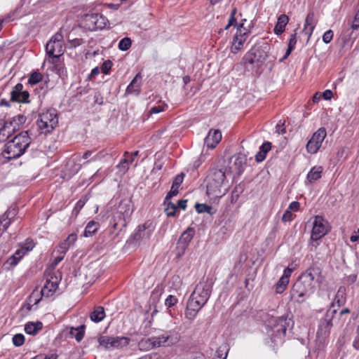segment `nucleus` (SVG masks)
I'll use <instances>...</instances> for the list:
<instances>
[{"instance_id": "obj_4", "label": "nucleus", "mask_w": 359, "mask_h": 359, "mask_svg": "<svg viewBox=\"0 0 359 359\" xmlns=\"http://www.w3.org/2000/svg\"><path fill=\"white\" fill-rule=\"evenodd\" d=\"M30 143L28 132H21L5 144L3 155L8 159L18 158L25 152Z\"/></svg>"}, {"instance_id": "obj_52", "label": "nucleus", "mask_w": 359, "mask_h": 359, "mask_svg": "<svg viewBox=\"0 0 359 359\" xmlns=\"http://www.w3.org/2000/svg\"><path fill=\"white\" fill-rule=\"evenodd\" d=\"M112 67V62L110 60H106L102 63V71L104 74H107L109 72V70Z\"/></svg>"}, {"instance_id": "obj_25", "label": "nucleus", "mask_w": 359, "mask_h": 359, "mask_svg": "<svg viewBox=\"0 0 359 359\" xmlns=\"http://www.w3.org/2000/svg\"><path fill=\"white\" fill-rule=\"evenodd\" d=\"M142 85V76L140 73L137 74L130 84L128 86L126 93L127 94H134L138 95L140 92Z\"/></svg>"}, {"instance_id": "obj_29", "label": "nucleus", "mask_w": 359, "mask_h": 359, "mask_svg": "<svg viewBox=\"0 0 359 359\" xmlns=\"http://www.w3.org/2000/svg\"><path fill=\"white\" fill-rule=\"evenodd\" d=\"M288 22L289 18L286 15H280L278 18L277 23L274 27L275 34L277 35L281 34L285 31V26L287 25Z\"/></svg>"}, {"instance_id": "obj_47", "label": "nucleus", "mask_w": 359, "mask_h": 359, "mask_svg": "<svg viewBox=\"0 0 359 359\" xmlns=\"http://www.w3.org/2000/svg\"><path fill=\"white\" fill-rule=\"evenodd\" d=\"M154 340V347H165V339H164V334L159 335L158 337H152Z\"/></svg>"}, {"instance_id": "obj_34", "label": "nucleus", "mask_w": 359, "mask_h": 359, "mask_svg": "<svg viewBox=\"0 0 359 359\" xmlns=\"http://www.w3.org/2000/svg\"><path fill=\"white\" fill-rule=\"evenodd\" d=\"M153 337L142 339L138 343V348L140 351H149L154 348Z\"/></svg>"}, {"instance_id": "obj_54", "label": "nucleus", "mask_w": 359, "mask_h": 359, "mask_svg": "<svg viewBox=\"0 0 359 359\" xmlns=\"http://www.w3.org/2000/svg\"><path fill=\"white\" fill-rule=\"evenodd\" d=\"M299 207H300V204H299V202H297V201H292L289 205L287 209L290 210L291 212H292V211L296 212V211L299 210Z\"/></svg>"}, {"instance_id": "obj_60", "label": "nucleus", "mask_w": 359, "mask_h": 359, "mask_svg": "<svg viewBox=\"0 0 359 359\" xmlns=\"http://www.w3.org/2000/svg\"><path fill=\"white\" fill-rule=\"evenodd\" d=\"M359 27V11L357 12L354 20L351 24V28L353 29H357Z\"/></svg>"}, {"instance_id": "obj_20", "label": "nucleus", "mask_w": 359, "mask_h": 359, "mask_svg": "<svg viewBox=\"0 0 359 359\" xmlns=\"http://www.w3.org/2000/svg\"><path fill=\"white\" fill-rule=\"evenodd\" d=\"M194 236V230L192 228H188L184 231L178 240V248L181 250V253L184 254L185 250L188 247L189 243Z\"/></svg>"}, {"instance_id": "obj_14", "label": "nucleus", "mask_w": 359, "mask_h": 359, "mask_svg": "<svg viewBox=\"0 0 359 359\" xmlns=\"http://www.w3.org/2000/svg\"><path fill=\"white\" fill-rule=\"evenodd\" d=\"M83 20L86 26L90 30L102 29L108 23L107 19L99 13L86 14Z\"/></svg>"}, {"instance_id": "obj_17", "label": "nucleus", "mask_w": 359, "mask_h": 359, "mask_svg": "<svg viewBox=\"0 0 359 359\" xmlns=\"http://www.w3.org/2000/svg\"><path fill=\"white\" fill-rule=\"evenodd\" d=\"M60 278L57 276H50L46 279V283L42 287L40 293L42 297H49L52 296L58 287Z\"/></svg>"}, {"instance_id": "obj_3", "label": "nucleus", "mask_w": 359, "mask_h": 359, "mask_svg": "<svg viewBox=\"0 0 359 359\" xmlns=\"http://www.w3.org/2000/svg\"><path fill=\"white\" fill-rule=\"evenodd\" d=\"M226 168H212L207 177L206 193L209 197L217 198L224 196L229 189L226 179Z\"/></svg>"}, {"instance_id": "obj_46", "label": "nucleus", "mask_w": 359, "mask_h": 359, "mask_svg": "<svg viewBox=\"0 0 359 359\" xmlns=\"http://www.w3.org/2000/svg\"><path fill=\"white\" fill-rule=\"evenodd\" d=\"M34 246L35 243L33 240L27 238L21 245V248L25 250V252H28L31 251L34 248Z\"/></svg>"}, {"instance_id": "obj_38", "label": "nucleus", "mask_w": 359, "mask_h": 359, "mask_svg": "<svg viewBox=\"0 0 359 359\" xmlns=\"http://www.w3.org/2000/svg\"><path fill=\"white\" fill-rule=\"evenodd\" d=\"M26 117L24 115L19 114L13 117L8 122L12 123L13 128H15V130H18L20 128V126L25 123Z\"/></svg>"}, {"instance_id": "obj_37", "label": "nucleus", "mask_w": 359, "mask_h": 359, "mask_svg": "<svg viewBox=\"0 0 359 359\" xmlns=\"http://www.w3.org/2000/svg\"><path fill=\"white\" fill-rule=\"evenodd\" d=\"M15 214V210H13V211H7L0 218V225L3 226L4 231L6 230L8 228L11 222L10 217H13Z\"/></svg>"}, {"instance_id": "obj_13", "label": "nucleus", "mask_w": 359, "mask_h": 359, "mask_svg": "<svg viewBox=\"0 0 359 359\" xmlns=\"http://www.w3.org/2000/svg\"><path fill=\"white\" fill-rule=\"evenodd\" d=\"M327 136V132L325 128H320L316 131L306 144V151L311 154L318 152L322 146V144Z\"/></svg>"}, {"instance_id": "obj_16", "label": "nucleus", "mask_w": 359, "mask_h": 359, "mask_svg": "<svg viewBox=\"0 0 359 359\" xmlns=\"http://www.w3.org/2000/svg\"><path fill=\"white\" fill-rule=\"evenodd\" d=\"M247 163V157L243 154H237L233 156L229 160L228 173H236L240 175L244 170Z\"/></svg>"}, {"instance_id": "obj_11", "label": "nucleus", "mask_w": 359, "mask_h": 359, "mask_svg": "<svg viewBox=\"0 0 359 359\" xmlns=\"http://www.w3.org/2000/svg\"><path fill=\"white\" fill-rule=\"evenodd\" d=\"M330 230L328 222L323 217L317 215L313 218L311 238L318 241L325 236Z\"/></svg>"}, {"instance_id": "obj_44", "label": "nucleus", "mask_w": 359, "mask_h": 359, "mask_svg": "<svg viewBox=\"0 0 359 359\" xmlns=\"http://www.w3.org/2000/svg\"><path fill=\"white\" fill-rule=\"evenodd\" d=\"M20 259L18 258L15 254H13L12 256H11L8 260L6 261V262L5 263V265H8L7 266V269H10L11 268H13L14 266H15L18 263L20 262Z\"/></svg>"}, {"instance_id": "obj_61", "label": "nucleus", "mask_w": 359, "mask_h": 359, "mask_svg": "<svg viewBox=\"0 0 359 359\" xmlns=\"http://www.w3.org/2000/svg\"><path fill=\"white\" fill-rule=\"evenodd\" d=\"M183 181V175H178L175 178V180L172 183L173 185L177 186V187H180V184H182Z\"/></svg>"}, {"instance_id": "obj_6", "label": "nucleus", "mask_w": 359, "mask_h": 359, "mask_svg": "<svg viewBox=\"0 0 359 359\" xmlns=\"http://www.w3.org/2000/svg\"><path fill=\"white\" fill-rule=\"evenodd\" d=\"M266 53L262 48H252L243 57L242 62L248 69H258L266 60Z\"/></svg>"}, {"instance_id": "obj_15", "label": "nucleus", "mask_w": 359, "mask_h": 359, "mask_svg": "<svg viewBox=\"0 0 359 359\" xmlns=\"http://www.w3.org/2000/svg\"><path fill=\"white\" fill-rule=\"evenodd\" d=\"M266 323L267 327H271L273 330L276 337H282L285 336L287 330L285 318L283 316L278 318H274L272 316L266 322Z\"/></svg>"}, {"instance_id": "obj_32", "label": "nucleus", "mask_w": 359, "mask_h": 359, "mask_svg": "<svg viewBox=\"0 0 359 359\" xmlns=\"http://www.w3.org/2000/svg\"><path fill=\"white\" fill-rule=\"evenodd\" d=\"M323 172V168L321 166H314L313 167L310 171L307 174L306 179L307 180L312 183L321 177V174Z\"/></svg>"}, {"instance_id": "obj_31", "label": "nucleus", "mask_w": 359, "mask_h": 359, "mask_svg": "<svg viewBox=\"0 0 359 359\" xmlns=\"http://www.w3.org/2000/svg\"><path fill=\"white\" fill-rule=\"evenodd\" d=\"M43 328V324L40 321L29 322L25 325V331L30 335H35L39 331Z\"/></svg>"}, {"instance_id": "obj_39", "label": "nucleus", "mask_w": 359, "mask_h": 359, "mask_svg": "<svg viewBox=\"0 0 359 359\" xmlns=\"http://www.w3.org/2000/svg\"><path fill=\"white\" fill-rule=\"evenodd\" d=\"M164 204L166 205L165 208V212L166 213L168 217H173L175 215V212L177 210V205L172 202L170 200L168 201H164Z\"/></svg>"}, {"instance_id": "obj_28", "label": "nucleus", "mask_w": 359, "mask_h": 359, "mask_svg": "<svg viewBox=\"0 0 359 359\" xmlns=\"http://www.w3.org/2000/svg\"><path fill=\"white\" fill-rule=\"evenodd\" d=\"M165 347L170 346L180 341V334L174 331H169L164 333Z\"/></svg>"}, {"instance_id": "obj_43", "label": "nucleus", "mask_w": 359, "mask_h": 359, "mask_svg": "<svg viewBox=\"0 0 359 359\" xmlns=\"http://www.w3.org/2000/svg\"><path fill=\"white\" fill-rule=\"evenodd\" d=\"M41 79H42V75L41 73L33 72L30 75V76L28 79V82H29V83H30L32 85H34V84H36L37 83H39Z\"/></svg>"}, {"instance_id": "obj_19", "label": "nucleus", "mask_w": 359, "mask_h": 359, "mask_svg": "<svg viewBox=\"0 0 359 359\" xmlns=\"http://www.w3.org/2000/svg\"><path fill=\"white\" fill-rule=\"evenodd\" d=\"M247 34L248 33L246 32H243L241 28L237 29L236 33L233 36L231 43V53L236 54L243 48V44L247 39Z\"/></svg>"}, {"instance_id": "obj_9", "label": "nucleus", "mask_w": 359, "mask_h": 359, "mask_svg": "<svg viewBox=\"0 0 359 359\" xmlns=\"http://www.w3.org/2000/svg\"><path fill=\"white\" fill-rule=\"evenodd\" d=\"M63 36L60 32L55 34L46 43V51L49 57H59L64 53Z\"/></svg>"}, {"instance_id": "obj_50", "label": "nucleus", "mask_w": 359, "mask_h": 359, "mask_svg": "<svg viewBox=\"0 0 359 359\" xmlns=\"http://www.w3.org/2000/svg\"><path fill=\"white\" fill-rule=\"evenodd\" d=\"M334 33L332 30L329 29L326 31L323 36V41L325 43H329L333 38Z\"/></svg>"}, {"instance_id": "obj_62", "label": "nucleus", "mask_w": 359, "mask_h": 359, "mask_svg": "<svg viewBox=\"0 0 359 359\" xmlns=\"http://www.w3.org/2000/svg\"><path fill=\"white\" fill-rule=\"evenodd\" d=\"M38 294H38V292H37L34 291V292L32 293V294H31V296H30V297H29V301H30L31 302H34V304H38V303H39V300H40V299H38V298H37Z\"/></svg>"}, {"instance_id": "obj_53", "label": "nucleus", "mask_w": 359, "mask_h": 359, "mask_svg": "<svg viewBox=\"0 0 359 359\" xmlns=\"http://www.w3.org/2000/svg\"><path fill=\"white\" fill-rule=\"evenodd\" d=\"M168 107V105L167 104H165V106H154V107H152L149 113L150 114H158V113H160L161 111H163L165 110V108Z\"/></svg>"}, {"instance_id": "obj_22", "label": "nucleus", "mask_w": 359, "mask_h": 359, "mask_svg": "<svg viewBox=\"0 0 359 359\" xmlns=\"http://www.w3.org/2000/svg\"><path fill=\"white\" fill-rule=\"evenodd\" d=\"M316 23L317 20L315 18L314 13L313 12L309 13L306 18L304 29L302 30V33L307 36V41H309Z\"/></svg>"}, {"instance_id": "obj_30", "label": "nucleus", "mask_w": 359, "mask_h": 359, "mask_svg": "<svg viewBox=\"0 0 359 359\" xmlns=\"http://www.w3.org/2000/svg\"><path fill=\"white\" fill-rule=\"evenodd\" d=\"M105 318L104 307L99 306L94 309L90 314V320L94 323H100Z\"/></svg>"}, {"instance_id": "obj_64", "label": "nucleus", "mask_w": 359, "mask_h": 359, "mask_svg": "<svg viewBox=\"0 0 359 359\" xmlns=\"http://www.w3.org/2000/svg\"><path fill=\"white\" fill-rule=\"evenodd\" d=\"M26 253L27 252L20 247V248L17 250L14 254L18 258L21 259Z\"/></svg>"}, {"instance_id": "obj_57", "label": "nucleus", "mask_w": 359, "mask_h": 359, "mask_svg": "<svg viewBox=\"0 0 359 359\" xmlns=\"http://www.w3.org/2000/svg\"><path fill=\"white\" fill-rule=\"evenodd\" d=\"M138 359H161V356L157 353H152L150 354L145 355L144 356Z\"/></svg>"}, {"instance_id": "obj_48", "label": "nucleus", "mask_w": 359, "mask_h": 359, "mask_svg": "<svg viewBox=\"0 0 359 359\" xmlns=\"http://www.w3.org/2000/svg\"><path fill=\"white\" fill-rule=\"evenodd\" d=\"M178 302V299L176 297L173 295H168V297L165 300V305L168 307H172L175 306Z\"/></svg>"}, {"instance_id": "obj_58", "label": "nucleus", "mask_w": 359, "mask_h": 359, "mask_svg": "<svg viewBox=\"0 0 359 359\" xmlns=\"http://www.w3.org/2000/svg\"><path fill=\"white\" fill-rule=\"evenodd\" d=\"M296 33H294L291 35L289 43H288V47L294 48H295V45L297 43V38H296Z\"/></svg>"}, {"instance_id": "obj_7", "label": "nucleus", "mask_w": 359, "mask_h": 359, "mask_svg": "<svg viewBox=\"0 0 359 359\" xmlns=\"http://www.w3.org/2000/svg\"><path fill=\"white\" fill-rule=\"evenodd\" d=\"M58 118L54 109H48L39 115L37 126L41 133L51 132L57 126Z\"/></svg>"}, {"instance_id": "obj_18", "label": "nucleus", "mask_w": 359, "mask_h": 359, "mask_svg": "<svg viewBox=\"0 0 359 359\" xmlns=\"http://www.w3.org/2000/svg\"><path fill=\"white\" fill-rule=\"evenodd\" d=\"M29 93L27 90H23V85L17 83L11 92V100L18 102L28 103Z\"/></svg>"}, {"instance_id": "obj_24", "label": "nucleus", "mask_w": 359, "mask_h": 359, "mask_svg": "<svg viewBox=\"0 0 359 359\" xmlns=\"http://www.w3.org/2000/svg\"><path fill=\"white\" fill-rule=\"evenodd\" d=\"M93 154H94V152L93 151H86L85 153H83V154L81 157L76 156L75 160L78 161H80L81 159L88 160L89 158V160L87 161L86 162H84L82 165H81V164L76 165L75 168H73L72 172L76 173L81 168L82 165H86L89 162L95 161L97 159L100 158L99 154H96L93 156Z\"/></svg>"}, {"instance_id": "obj_41", "label": "nucleus", "mask_w": 359, "mask_h": 359, "mask_svg": "<svg viewBox=\"0 0 359 359\" xmlns=\"http://www.w3.org/2000/svg\"><path fill=\"white\" fill-rule=\"evenodd\" d=\"M132 45V41L128 37L122 39L118 43V48L122 51L128 50Z\"/></svg>"}, {"instance_id": "obj_40", "label": "nucleus", "mask_w": 359, "mask_h": 359, "mask_svg": "<svg viewBox=\"0 0 359 359\" xmlns=\"http://www.w3.org/2000/svg\"><path fill=\"white\" fill-rule=\"evenodd\" d=\"M128 155V152H125L124 154V158L121 159L118 165H117V168L119 169L120 172L121 174H125L128 168H129V164L127 163L128 158H126V156Z\"/></svg>"}, {"instance_id": "obj_2", "label": "nucleus", "mask_w": 359, "mask_h": 359, "mask_svg": "<svg viewBox=\"0 0 359 359\" xmlns=\"http://www.w3.org/2000/svg\"><path fill=\"white\" fill-rule=\"evenodd\" d=\"M212 284L208 281L200 282L191 294L186 307V318L193 320L208 302L211 293Z\"/></svg>"}, {"instance_id": "obj_45", "label": "nucleus", "mask_w": 359, "mask_h": 359, "mask_svg": "<svg viewBox=\"0 0 359 359\" xmlns=\"http://www.w3.org/2000/svg\"><path fill=\"white\" fill-rule=\"evenodd\" d=\"M196 210L198 213L208 212L210 213L212 208L205 204L196 203L195 205Z\"/></svg>"}, {"instance_id": "obj_42", "label": "nucleus", "mask_w": 359, "mask_h": 359, "mask_svg": "<svg viewBox=\"0 0 359 359\" xmlns=\"http://www.w3.org/2000/svg\"><path fill=\"white\" fill-rule=\"evenodd\" d=\"M13 344L15 346H20L25 343V336L22 334H16L13 337Z\"/></svg>"}, {"instance_id": "obj_27", "label": "nucleus", "mask_w": 359, "mask_h": 359, "mask_svg": "<svg viewBox=\"0 0 359 359\" xmlns=\"http://www.w3.org/2000/svg\"><path fill=\"white\" fill-rule=\"evenodd\" d=\"M15 131V128H13L12 123L6 121L4 126L0 128V142L6 141L10 136Z\"/></svg>"}, {"instance_id": "obj_55", "label": "nucleus", "mask_w": 359, "mask_h": 359, "mask_svg": "<svg viewBox=\"0 0 359 359\" xmlns=\"http://www.w3.org/2000/svg\"><path fill=\"white\" fill-rule=\"evenodd\" d=\"M94 102L95 103L101 105L103 104V97L102 96L100 93H95L94 95Z\"/></svg>"}, {"instance_id": "obj_21", "label": "nucleus", "mask_w": 359, "mask_h": 359, "mask_svg": "<svg viewBox=\"0 0 359 359\" xmlns=\"http://www.w3.org/2000/svg\"><path fill=\"white\" fill-rule=\"evenodd\" d=\"M294 268L289 265L283 271V276L278 280L276 285V292L278 294L282 293L287 287L289 283V278L293 271Z\"/></svg>"}, {"instance_id": "obj_35", "label": "nucleus", "mask_w": 359, "mask_h": 359, "mask_svg": "<svg viewBox=\"0 0 359 359\" xmlns=\"http://www.w3.org/2000/svg\"><path fill=\"white\" fill-rule=\"evenodd\" d=\"M85 326L81 325L77 327H71L69 334L74 337L77 341H81L84 336Z\"/></svg>"}, {"instance_id": "obj_1", "label": "nucleus", "mask_w": 359, "mask_h": 359, "mask_svg": "<svg viewBox=\"0 0 359 359\" xmlns=\"http://www.w3.org/2000/svg\"><path fill=\"white\" fill-rule=\"evenodd\" d=\"M320 270L317 267H310L305 271L293 285L291 290L292 299L303 302L316 290V285L320 283Z\"/></svg>"}, {"instance_id": "obj_63", "label": "nucleus", "mask_w": 359, "mask_h": 359, "mask_svg": "<svg viewBox=\"0 0 359 359\" xmlns=\"http://www.w3.org/2000/svg\"><path fill=\"white\" fill-rule=\"evenodd\" d=\"M322 96L325 100H329L332 97L333 93L332 90H326L322 93Z\"/></svg>"}, {"instance_id": "obj_36", "label": "nucleus", "mask_w": 359, "mask_h": 359, "mask_svg": "<svg viewBox=\"0 0 359 359\" xmlns=\"http://www.w3.org/2000/svg\"><path fill=\"white\" fill-rule=\"evenodd\" d=\"M98 226V223L94 221L89 222L85 228L83 236L85 237L92 236L97 231Z\"/></svg>"}, {"instance_id": "obj_33", "label": "nucleus", "mask_w": 359, "mask_h": 359, "mask_svg": "<svg viewBox=\"0 0 359 359\" xmlns=\"http://www.w3.org/2000/svg\"><path fill=\"white\" fill-rule=\"evenodd\" d=\"M271 144L269 142H265L259 148V151L255 156L257 162H262L266 158V155L271 150Z\"/></svg>"}, {"instance_id": "obj_23", "label": "nucleus", "mask_w": 359, "mask_h": 359, "mask_svg": "<svg viewBox=\"0 0 359 359\" xmlns=\"http://www.w3.org/2000/svg\"><path fill=\"white\" fill-rule=\"evenodd\" d=\"M222 140V133L219 130H210L204 140V144L208 148H215Z\"/></svg>"}, {"instance_id": "obj_5", "label": "nucleus", "mask_w": 359, "mask_h": 359, "mask_svg": "<svg viewBox=\"0 0 359 359\" xmlns=\"http://www.w3.org/2000/svg\"><path fill=\"white\" fill-rule=\"evenodd\" d=\"M133 212L131 201L129 199L121 200L113 216L114 229L121 230L123 227L126 226L127 221L129 220Z\"/></svg>"}, {"instance_id": "obj_56", "label": "nucleus", "mask_w": 359, "mask_h": 359, "mask_svg": "<svg viewBox=\"0 0 359 359\" xmlns=\"http://www.w3.org/2000/svg\"><path fill=\"white\" fill-rule=\"evenodd\" d=\"M60 255L55 257L53 262H52V264L50 265L52 269H54L63 259L65 255H63V254H60Z\"/></svg>"}, {"instance_id": "obj_8", "label": "nucleus", "mask_w": 359, "mask_h": 359, "mask_svg": "<svg viewBox=\"0 0 359 359\" xmlns=\"http://www.w3.org/2000/svg\"><path fill=\"white\" fill-rule=\"evenodd\" d=\"M155 229L154 222L147 220L143 224L139 225L132 236L133 240L138 244L146 243L152 235Z\"/></svg>"}, {"instance_id": "obj_12", "label": "nucleus", "mask_w": 359, "mask_h": 359, "mask_svg": "<svg viewBox=\"0 0 359 359\" xmlns=\"http://www.w3.org/2000/svg\"><path fill=\"white\" fill-rule=\"evenodd\" d=\"M335 312V311L332 312L327 311L325 316L320 319L317 331V337L320 341L324 342L329 336L330 331L332 327V321Z\"/></svg>"}, {"instance_id": "obj_51", "label": "nucleus", "mask_w": 359, "mask_h": 359, "mask_svg": "<svg viewBox=\"0 0 359 359\" xmlns=\"http://www.w3.org/2000/svg\"><path fill=\"white\" fill-rule=\"evenodd\" d=\"M294 215L292 213L290 210L287 209L282 217V220L284 222H290L293 219Z\"/></svg>"}, {"instance_id": "obj_59", "label": "nucleus", "mask_w": 359, "mask_h": 359, "mask_svg": "<svg viewBox=\"0 0 359 359\" xmlns=\"http://www.w3.org/2000/svg\"><path fill=\"white\" fill-rule=\"evenodd\" d=\"M57 355L56 353H50L46 356L36 355L33 359H57Z\"/></svg>"}, {"instance_id": "obj_10", "label": "nucleus", "mask_w": 359, "mask_h": 359, "mask_svg": "<svg viewBox=\"0 0 359 359\" xmlns=\"http://www.w3.org/2000/svg\"><path fill=\"white\" fill-rule=\"evenodd\" d=\"M130 339L126 337H107L102 336L98 339L100 346L106 350L121 348L127 346Z\"/></svg>"}, {"instance_id": "obj_49", "label": "nucleus", "mask_w": 359, "mask_h": 359, "mask_svg": "<svg viewBox=\"0 0 359 359\" xmlns=\"http://www.w3.org/2000/svg\"><path fill=\"white\" fill-rule=\"evenodd\" d=\"M178 189L179 187L172 184L170 191L168 193L165 198V201H168L172 196H176L178 194Z\"/></svg>"}, {"instance_id": "obj_26", "label": "nucleus", "mask_w": 359, "mask_h": 359, "mask_svg": "<svg viewBox=\"0 0 359 359\" xmlns=\"http://www.w3.org/2000/svg\"><path fill=\"white\" fill-rule=\"evenodd\" d=\"M77 239V236L76 233H71L68 236V237L62 242H61L57 248V252L60 254L65 255L66 252L69 250L70 247L73 245Z\"/></svg>"}]
</instances>
